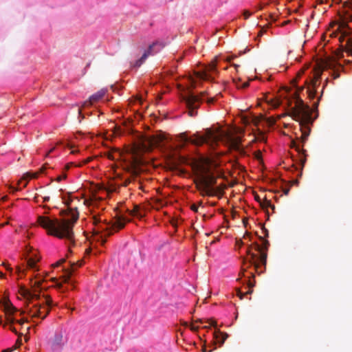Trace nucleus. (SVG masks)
<instances>
[{
    "mask_svg": "<svg viewBox=\"0 0 352 352\" xmlns=\"http://www.w3.org/2000/svg\"><path fill=\"white\" fill-rule=\"evenodd\" d=\"M43 199H44V201H48L50 200V197H45L43 198Z\"/></svg>",
    "mask_w": 352,
    "mask_h": 352,
    "instance_id": "nucleus-46",
    "label": "nucleus"
},
{
    "mask_svg": "<svg viewBox=\"0 0 352 352\" xmlns=\"http://www.w3.org/2000/svg\"><path fill=\"white\" fill-rule=\"evenodd\" d=\"M340 17L342 23L339 28H344L346 27V23L352 21V0H349V2L344 4Z\"/></svg>",
    "mask_w": 352,
    "mask_h": 352,
    "instance_id": "nucleus-13",
    "label": "nucleus"
},
{
    "mask_svg": "<svg viewBox=\"0 0 352 352\" xmlns=\"http://www.w3.org/2000/svg\"><path fill=\"white\" fill-rule=\"evenodd\" d=\"M262 230L265 232V236H268V231L266 228H263Z\"/></svg>",
    "mask_w": 352,
    "mask_h": 352,
    "instance_id": "nucleus-40",
    "label": "nucleus"
},
{
    "mask_svg": "<svg viewBox=\"0 0 352 352\" xmlns=\"http://www.w3.org/2000/svg\"><path fill=\"white\" fill-rule=\"evenodd\" d=\"M271 104L273 107L276 108V107H279V105L280 104V102L278 100H272Z\"/></svg>",
    "mask_w": 352,
    "mask_h": 352,
    "instance_id": "nucleus-28",
    "label": "nucleus"
},
{
    "mask_svg": "<svg viewBox=\"0 0 352 352\" xmlns=\"http://www.w3.org/2000/svg\"><path fill=\"white\" fill-rule=\"evenodd\" d=\"M254 245L255 250L259 252L261 254L258 256L254 253L251 252L250 248H248L247 253L250 256V265H254L256 272L261 273L263 271H259V268L261 265L264 266V268H265L267 263V253L262 251L261 247L258 244L255 243Z\"/></svg>",
    "mask_w": 352,
    "mask_h": 352,
    "instance_id": "nucleus-8",
    "label": "nucleus"
},
{
    "mask_svg": "<svg viewBox=\"0 0 352 352\" xmlns=\"http://www.w3.org/2000/svg\"><path fill=\"white\" fill-rule=\"evenodd\" d=\"M56 287H57L59 289L62 290L63 292V285L61 283H59L58 282L56 283Z\"/></svg>",
    "mask_w": 352,
    "mask_h": 352,
    "instance_id": "nucleus-35",
    "label": "nucleus"
},
{
    "mask_svg": "<svg viewBox=\"0 0 352 352\" xmlns=\"http://www.w3.org/2000/svg\"><path fill=\"white\" fill-rule=\"evenodd\" d=\"M270 208H272V210L273 211H274V210H275V206H274V205L272 204L271 207H270Z\"/></svg>",
    "mask_w": 352,
    "mask_h": 352,
    "instance_id": "nucleus-51",
    "label": "nucleus"
},
{
    "mask_svg": "<svg viewBox=\"0 0 352 352\" xmlns=\"http://www.w3.org/2000/svg\"><path fill=\"white\" fill-rule=\"evenodd\" d=\"M245 272V269H243V272H242L243 276H245V275H244Z\"/></svg>",
    "mask_w": 352,
    "mask_h": 352,
    "instance_id": "nucleus-61",
    "label": "nucleus"
},
{
    "mask_svg": "<svg viewBox=\"0 0 352 352\" xmlns=\"http://www.w3.org/2000/svg\"><path fill=\"white\" fill-rule=\"evenodd\" d=\"M233 58H234V57H233V56H231V57H230V58H227V61H228V62H230V61H231V60H232Z\"/></svg>",
    "mask_w": 352,
    "mask_h": 352,
    "instance_id": "nucleus-48",
    "label": "nucleus"
},
{
    "mask_svg": "<svg viewBox=\"0 0 352 352\" xmlns=\"http://www.w3.org/2000/svg\"><path fill=\"white\" fill-rule=\"evenodd\" d=\"M204 321L202 319H197L194 321V322L202 323Z\"/></svg>",
    "mask_w": 352,
    "mask_h": 352,
    "instance_id": "nucleus-41",
    "label": "nucleus"
},
{
    "mask_svg": "<svg viewBox=\"0 0 352 352\" xmlns=\"http://www.w3.org/2000/svg\"><path fill=\"white\" fill-rule=\"evenodd\" d=\"M31 284L32 289H27L24 286H21L19 288L20 294L29 302L33 299H39L40 296L37 294V289L40 287L41 281L32 280Z\"/></svg>",
    "mask_w": 352,
    "mask_h": 352,
    "instance_id": "nucleus-9",
    "label": "nucleus"
},
{
    "mask_svg": "<svg viewBox=\"0 0 352 352\" xmlns=\"http://www.w3.org/2000/svg\"><path fill=\"white\" fill-rule=\"evenodd\" d=\"M261 206L263 208L267 209L272 206L271 201L268 199H264L262 202H261Z\"/></svg>",
    "mask_w": 352,
    "mask_h": 352,
    "instance_id": "nucleus-24",
    "label": "nucleus"
},
{
    "mask_svg": "<svg viewBox=\"0 0 352 352\" xmlns=\"http://www.w3.org/2000/svg\"><path fill=\"white\" fill-rule=\"evenodd\" d=\"M327 83H328V79H327V80H325L324 86H326V85H327Z\"/></svg>",
    "mask_w": 352,
    "mask_h": 352,
    "instance_id": "nucleus-60",
    "label": "nucleus"
},
{
    "mask_svg": "<svg viewBox=\"0 0 352 352\" xmlns=\"http://www.w3.org/2000/svg\"><path fill=\"white\" fill-rule=\"evenodd\" d=\"M338 77H339V74H337L334 76V78H338Z\"/></svg>",
    "mask_w": 352,
    "mask_h": 352,
    "instance_id": "nucleus-59",
    "label": "nucleus"
},
{
    "mask_svg": "<svg viewBox=\"0 0 352 352\" xmlns=\"http://www.w3.org/2000/svg\"><path fill=\"white\" fill-rule=\"evenodd\" d=\"M63 201L68 206L66 211L67 219H58L57 218H51L47 216H38L37 218L38 223L45 230L47 234L54 236L59 239H67L69 244H74V234L73 227L78 219L79 213L77 208H71L72 199H65L63 198ZM70 250V245H69Z\"/></svg>",
    "mask_w": 352,
    "mask_h": 352,
    "instance_id": "nucleus-1",
    "label": "nucleus"
},
{
    "mask_svg": "<svg viewBox=\"0 0 352 352\" xmlns=\"http://www.w3.org/2000/svg\"><path fill=\"white\" fill-rule=\"evenodd\" d=\"M250 275H251V276H252V278H254V274H253L252 272H251V273H250Z\"/></svg>",
    "mask_w": 352,
    "mask_h": 352,
    "instance_id": "nucleus-62",
    "label": "nucleus"
},
{
    "mask_svg": "<svg viewBox=\"0 0 352 352\" xmlns=\"http://www.w3.org/2000/svg\"><path fill=\"white\" fill-rule=\"evenodd\" d=\"M288 115L300 122L302 134L300 138L298 140V142L301 144V147H302L307 140L311 131V129L308 126L309 124L312 122L309 107L305 104L301 98L297 97L295 102V106L292 109ZM292 146L295 148L298 153L303 155V157L300 158V163L302 166H303L306 162V151L301 148L300 144L296 141H292Z\"/></svg>",
    "mask_w": 352,
    "mask_h": 352,
    "instance_id": "nucleus-3",
    "label": "nucleus"
},
{
    "mask_svg": "<svg viewBox=\"0 0 352 352\" xmlns=\"http://www.w3.org/2000/svg\"><path fill=\"white\" fill-rule=\"evenodd\" d=\"M270 19L274 21H276V19L274 16L273 14H270Z\"/></svg>",
    "mask_w": 352,
    "mask_h": 352,
    "instance_id": "nucleus-43",
    "label": "nucleus"
},
{
    "mask_svg": "<svg viewBox=\"0 0 352 352\" xmlns=\"http://www.w3.org/2000/svg\"><path fill=\"white\" fill-rule=\"evenodd\" d=\"M265 32V28H263L258 34V37L261 36Z\"/></svg>",
    "mask_w": 352,
    "mask_h": 352,
    "instance_id": "nucleus-34",
    "label": "nucleus"
},
{
    "mask_svg": "<svg viewBox=\"0 0 352 352\" xmlns=\"http://www.w3.org/2000/svg\"><path fill=\"white\" fill-rule=\"evenodd\" d=\"M322 72L320 69L317 70L313 78L310 80V82H308L306 80V84L307 85V94L310 99H314L316 96V88L320 85V80L322 76Z\"/></svg>",
    "mask_w": 352,
    "mask_h": 352,
    "instance_id": "nucleus-10",
    "label": "nucleus"
},
{
    "mask_svg": "<svg viewBox=\"0 0 352 352\" xmlns=\"http://www.w3.org/2000/svg\"><path fill=\"white\" fill-rule=\"evenodd\" d=\"M191 209L195 212H197L198 206L196 205H192Z\"/></svg>",
    "mask_w": 352,
    "mask_h": 352,
    "instance_id": "nucleus-36",
    "label": "nucleus"
},
{
    "mask_svg": "<svg viewBox=\"0 0 352 352\" xmlns=\"http://www.w3.org/2000/svg\"><path fill=\"white\" fill-rule=\"evenodd\" d=\"M248 286L249 287V289L248 291H247L245 293H243L239 289H238L236 290V294H237V296L241 298L242 299L243 298V296L245 295V294H250L252 293L253 290H252V287L254 286V283H252L250 280H248Z\"/></svg>",
    "mask_w": 352,
    "mask_h": 352,
    "instance_id": "nucleus-23",
    "label": "nucleus"
},
{
    "mask_svg": "<svg viewBox=\"0 0 352 352\" xmlns=\"http://www.w3.org/2000/svg\"><path fill=\"white\" fill-rule=\"evenodd\" d=\"M0 277H4V274L1 272H0Z\"/></svg>",
    "mask_w": 352,
    "mask_h": 352,
    "instance_id": "nucleus-54",
    "label": "nucleus"
},
{
    "mask_svg": "<svg viewBox=\"0 0 352 352\" xmlns=\"http://www.w3.org/2000/svg\"><path fill=\"white\" fill-rule=\"evenodd\" d=\"M165 139L166 135L164 133L146 137L142 140V146L146 149H149L154 146H159Z\"/></svg>",
    "mask_w": 352,
    "mask_h": 352,
    "instance_id": "nucleus-11",
    "label": "nucleus"
},
{
    "mask_svg": "<svg viewBox=\"0 0 352 352\" xmlns=\"http://www.w3.org/2000/svg\"><path fill=\"white\" fill-rule=\"evenodd\" d=\"M203 352H211V351H207L206 347L203 349Z\"/></svg>",
    "mask_w": 352,
    "mask_h": 352,
    "instance_id": "nucleus-53",
    "label": "nucleus"
},
{
    "mask_svg": "<svg viewBox=\"0 0 352 352\" xmlns=\"http://www.w3.org/2000/svg\"><path fill=\"white\" fill-rule=\"evenodd\" d=\"M3 307L4 311L7 316V318H6L7 323L6 324H12L16 322H18L21 324L23 322L28 321L26 319H24V318L19 320H16L12 316V315H13L14 313L17 311V309L12 305V304L9 300H6L3 302Z\"/></svg>",
    "mask_w": 352,
    "mask_h": 352,
    "instance_id": "nucleus-12",
    "label": "nucleus"
},
{
    "mask_svg": "<svg viewBox=\"0 0 352 352\" xmlns=\"http://www.w3.org/2000/svg\"><path fill=\"white\" fill-rule=\"evenodd\" d=\"M179 139L184 144L190 143L196 146L208 144L211 146H214L218 142L221 141L230 148L241 154L245 153L241 147V138L233 136L228 131L222 130L219 127L206 129L204 134L197 133L190 137H188L186 133H181L179 135Z\"/></svg>",
    "mask_w": 352,
    "mask_h": 352,
    "instance_id": "nucleus-2",
    "label": "nucleus"
},
{
    "mask_svg": "<svg viewBox=\"0 0 352 352\" xmlns=\"http://www.w3.org/2000/svg\"><path fill=\"white\" fill-rule=\"evenodd\" d=\"M82 265V260L78 261L76 263H75V262L70 263V267L69 269H65L64 270H65V274L63 276V282L72 284V283L70 282V276H71L72 273L77 267H80Z\"/></svg>",
    "mask_w": 352,
    "mask_h": 352,
    "instance_id": "nucleus-17",
    "label": "nucleus"
},
{
    "mask_svg": "<svg viewBox=\"0 0 352 352\" xmlns=\"http://www.w3.org/2000/svg\"><path fill=\"white\" fill-rule=\"evenodd\" d=\"M10 329L12 330L15 333H17L16 329L14 328H13L12 326L10 327Z\"/></svg>",
    "mask_w": 352,
    "mask_h": 352,
    "instance_id": "nucleus-44",
    "label": "nucleus"
},
{
    "mask_svg": "<svg viewBox=\"0 0 352 352\" xmlns=\"http://www.w3.org/2000/svg\"><path fill=\"white\" fill-rule=\"evenodd\" d=\"M108 157H109V158L113 159V156H112V154H109Z\"/></svg>",
    "mask_w": 352,
    "mask_h": 352,
    "instance_id": "nucleus-55",
    "label": "nucleus"
},
{
    "mask_svg": "<svg viewBox=\"0 0 352 352\" xmlns=\"http://www.w3.org/2000/svg\"><path fill=\"white\" fill-rule=\"evenodd\" d=\"M52 300L50 297H47L43 303H36L32 307H27L28 314L32 318H37L41 320L45 319L50 311Z\"/></svg>",
    "mask_w": 352,
    "mask_h": 352,
    "instance_id": "nucleus-6",
    "label": "nucleus"
},
{
    "mask_svg": "<svg viewBox=\"0 0 352 352\" xmlns=\"http://www.w3.org/2000/svg\"><path fill=\"white\" fill-rule=\"evenodd\" d=\"M106 91L104 89H101L96 92V94L91 95L88 100H86L83 102L82 105V108H87L89 106H91L95 102L99 101L101 98L104 97L105 95Z\"/></svg>",
    "mask_w": 352,
    "mask_h": 352,
    "instance_id": "nucleus-16",
    "label": "nucleus"
},
{
    "mask_svg": "<svg viewBox=\"0 0 352 352\" xmlns=\"http://www.w3.org/2000/svg\"><path fill=\"white\" fill-rule=\"evenodd\" d=\"M89 161H90V160H89V159H88V160H87L85 161V163H87V162H89Z\"/></svg>",
    "mask_w": 352,
    "mask_h": 352,
    "instance_id": "nucleus-64",
    "label": "nucleus"
},
{
    "mask_svg": "<svg viewBox=\"0 0 352 352\" xmlns=\"http://www.w3.org/2000/svg\"><path fill=\"white\" fill-rule=\"evenodd\" d=\"M78 114H79V116H80V117H81L82 118H84V116H83V114H82V108H80V109H78Z\"/></svg>",
    "mask_w": 352,
    "mask_h": 352,
    "instance_id": "nucleus-37",
    "label": "nucleus"
},
{
    "mask_svg": "<svg viewBox=\"0 0 352 352\" xmlns=\"http://www.w3.org/2000/svg\"><path fill=\"white\" fill-rule=\"evenodd\" d=\"M69 168V164H67V165L65 166V169H66V170H68Z\"/></svg>",
    "mask_w": 352,
    "mask_h": 352,
    "instance_id": "nucleus-56",
    "label": "nucleus"
},
{
    "mask_svg": "<svg viewBox=\"0 0 352 352\" xmlns=\"http://www.w3.org/2000/svg\"><path fill=\"white\" fill-rule=\"evenodd\" d=\"M236 86L239 89H245L249 86V82H245L241 83L240 80H239V82H236Z\"/></svg>",
    "mask_w": 352,
    "mask_h": 352,
    "instance_id": "nucleus-25",
    "label": "nucleus"
},
{
    "mask_svg": "<svg viewBox=\"0 0 352 352\" xmlns=\"http://www.w3.org/2000/svg\"><path fill=\"white\" fill-rule=\"evenodd\" d=\"M346 40L345 51L352 56V36H349L346 32H343L339 37L340 42H343Z\"/></svg>",
    "mask_w": 352,
    "mask_h": 352,
    "instance_id": "nucleus-18",
    "label": "nucleus"
},
{
    "mask_svg": "<svg viewBox=\"0 0 352 352\" xmlns=\"http://www.w3.org/2000/svg\"><path fill=\"white\" fill-rule=\"evenodd\" d=\"M228 337V333H222L219 330H217L214 332V338L219 343L220 346L223 345Z\"/></svg>",
    "mask_w": 352,
    "mask_h": 352,
    "instance_id": "nucleus-20",
    "label": "nucleus"
},
{
    "mask_svg": "<svg viewBox=\"0 0 352 352\" xmlns=\"http://www.w3.org/2000/svg\"><path fill=\"white\" fill-rule=\"evenodd\" d=\"M10 329L12 330L15 333H17L16 329L14 328H13L12 326L10 327Z\"/></svg>",
    "mask_w": 352,
    "mask_h": 352,
    "instance_id": "nucleus-45",
    "label": "nucleus"
},
{
    "mask_svg": "<svg viewBox=\"0 0 352 352\" xmlns=\"http://www.w3.org/2000/svg\"><path fill=\"white\" fill-rule=\"evenodd\" d=\"M252 14L248 10H244L243 12V16L245 19H248Z\"/></svg>",
    "mask_w": 352,
    "mask_h": 352,
    "instance_id": "nucleus-29",
    "label": "nucleus"
},
{
    "mask_svg": "<svg viewBox=\"0 0 352 352\" xmlns=\"http://www.w3.org/2000/svg\"><path fill=\"white\" fill-rule=\"evenodd\" d=\"M217 58H215L206 67L205 70L199 74V76L204 80H213L212 74L217 73Z\"/></svg>",
    "mask_w": 352,
    "mask_h": 352,
    "instance_id": "nucleus-15",
    "label": "nucleus"
},
{
    "mask_svg": "<svg viewBox=\"0 0 352 352\" xmlns=\"http://www.w3.org/2000/svg\"><path fill=\"white\" fill-rule=\"evenodd\" d=\"M283 190V192L285 195H287L289 194V188H285Z\"/></svg>",
    "mask_w": 352,
    "mask_h": 352,
    "instance_id": "nucleus-38",
    "label": "nucleus"
},
{
    "mask_svg": "<svg viewBox=\"0 0 352 352\" xmlns=\"http://www.w3.org/2000/svg\"><path fill=\"white\" fill-rule=\"evenodd\" d=\"M67 177V175L66 173H62L60 175H58L56 179V181L58 182H60V181L66 179Z\"/></svg>",
    "mask_w": 352,
    "mask_h": 352,
    "instance_id": "nucleus-27",
    "label": "nucleus"
},
{
    "mask_svg": "<svg viewBox=\"0 0 352 352\" xmlns=\"http://www.w3.org/2000/svg\"><path fill=\"white\" fill-rule=\"evenodd\" d=\"M195 183L203 196L212 197L221 193L222 189L220 187H214L217 183V177L207 164H201L199 166Z\"/></svg>",
    "mask_w": 352,
    "mask_h": 352,
    "instance_id": "nucleus-4",
    "label": "nucleus"
},
{
    "mask_svg": "<svg viewBox=\"0 0 352 352\" xmlns=\"http://www.w3.org/2000/svg\"><path fill=\"white\" fill-rule=\"evenodd\" d=\"M54 148H52L50 150V151L47 153V155H48L50 153H52L54 151Z\"/></svg>",
    "mask_w": 352,
    "mask_h": 352,
    "instance_id": "nucleus-52",
    "label": "nucleus"
},
{
    "mask_svg": "<svg viewBox=\"0 0 352 352\" xmlns=\"http://www.w3.org/2000/svg\"><path fill=\"white\" fill-rule=\"evenodd\" d=\"M262 9H263V6L260 5V6H258V10H262Z\"/></svg>",
    "mask_w": 352,
    "mask_h": 352,
    "instance_id": "nucleus-58",
    "label": "nucleus"
},
{
    "mask_svg": "<svg viewBox=\"0 0 352 352\" xmlns=\"http://www.w3.org/2000/svg\"><path fill=\"white\" fill-rule=\"evenodd\" d=\"M208 322H209L210 325L214 327L217 326V322L212 319L208 320Z\"/></svg>",
    "mask_w": 352,
    "mask_h": 352,
    "instance_id": "nucleus-32",
    "label": "nucleus"
},
{
    "mask_svg": "<svg viewBox=\"0 0 352 352\" xmlns=\"http://www.w3.org/2000/svg\"><path fill=\"white\" fill-rule=\"evenodd\" d=\"M270 245L269 241L267 240H263V248L267 250L268 246Z\"/></svg>",
    "mask_w": 352,
    "mask_h": 352,
    "instance_id": "nucleus-33",
    "label": "nucleus"
},
{
    "mask_svg": "<svg viewBox=\"0 0 352 352\" xmlns=\"http://www.w3.org/2000/svg\"><path fill=\"white\" fill-rule=\"evenodd\" d=\"M129 182H130V181H127V182H125V186H127V184H128V183H129Z\"/></svg>",
    "mask_w": 352,
    "mask_h": 352,
    "instance_id": "nucleus-63",
    "label": "nucleus"
},
{
    "mask_svg": "<svg viewBox=\"0 0 352 352\" xmlns=\"http://www.w3.org/2000/svg\"><path fill=\"white\" fill-rule=\"evenodd\" d=\"M40 258L36 255H33L27 260V265L29 268L34 270L36 268V263L39 261Z\"/></svg>",
    "mask_w": 352,
    "mask_h": 352,
    "instance_id": "nucleus-22",
    "label": "nucleus"
},
{
    "mask_svg": "<svg viewBox=\"0 0 352 352\" xmlns=\"http://www.w3.org/2000/svg\"><path fill=\"white\" fill-rule=\"evenodd\" d=\"M23 272V271L21 269V267H18L17 268V273L19 274V275L21 274V273Z\"/></svg>",
    "mask_w": 352,
    "mask_h": 352,
    "instance_id": "nucleus-39",
    "label": "nucleus"
},
{
    "mask_svg": "<svg viewBox=\"0 0 352 352\" xmlns=\"http://www.w3.org/2000/svg\"><path fill=\"white\" fill-rule=\"evenodd\" d=\"M157 45H159V43L157 42L150 45L147 50L144 52L141 58L137 60L133 64H131V65L134 67H140L142 64L144 63L148 56L153 55L159 52L160 49L157 50H155V47Z\"/></svg>",
    "mask_w": 352,
    "mask_h": 352,
    "instance_id": "nucleus-14",
    "label": "nucleus"
},
{
    "mask_svg": "<svg viewBox=\"0 0 352 352\" xmlns=\"http://www.w3.org/2000/svg\"><path fill=\"white\" fill-rule=\"evenodd\" d=\"M233 66L235 67V68H237L239 65H236V64H233Z\"/></svg>",
    "mask_w": 352,
    "mask_h": 352,
    "instance_id": "nucleus-57",
    "label": "nucleus"
},
{
    "mask_svg": "<svg viewBox=\"0 0 352 352\" xmlns=\"http://www.w3.org/2000/svg\"><path fill=\"white\" fill-rule=\"evenodd\" d=\"M318 105V101L316 102L314 104V107L315 108H317Z\"/></svg>",
    "mask_w": 352,
    "mask_h": 352,
    "instance_id": "nucleus-47",
    "label": "nucleus"
},
{
    "mask_svg": "<svg viewBox=\"0 0 352 352\" xmlns=\"http://www.w3.org/2000/svg\"><path fill=\"white\" fill-rule=\"evenodd\" d=\"M65 261V258H62L60 259V261H58V262H56L54 265L55 267H58V266H60L62 263H63Z\"/></svg>",
    "mask_w": 352,
    "mask_h": 352,
    "instance_id": "nucleus-30",
    "label": "nucleus"
},
{
    "mask_svg": "<svg viewBox=\"0 0 352 352\" xmlns=\"http://www.w3.org/2000/svg\"><path fill=\"white\" fill-rule=\"evenodd\" d=\"M129 220L126 219V217L121 216L119 217L114 223L109 227L108 224H101V219L99 217L94 216L93 217V223L98 226V230H94V233L96 236H98L102 241V243L104 244L106 242V240L103 238L102 235H100L102 232H107V236H110L112 234V230H108L109 229H113L116 231H118L122 228H123L125 226L126 221Z\"/></svg>",
    "mask_w": 352,
    "mask_h": 352,
    "instance_id": "nucleus-5",
    "label": "nucleus"
},
{
    "mask_svg": "<svg viewBox=\"0 0 352 352\" xmlns=\"http://www.w3.org/2000/svg\"><path fill=\"white\" fill-rule=\"evenodd\" d=\"M206 94V91L201 92L200 95H195L192 93H190L184 97L183 100L185 102L188 114L190 117H195L198 115V109L202 102L203 97Z\"/></svg>",
    "mask_w": 352,
    "mask_h": 352,
    "instance_id": "nucleus-7",
    "label": "nucleus"
},
{
    "mask_svg": "<svg viewBox=\"0 0 352 352\" xmlns=\"http://www.w3.org/2000/svg\"><path fill=\"white\" fill-rule=\"evenodd\" d=\"M302 73H303V71H301V72H298L297 77L300 78Z\"/></svg>",
    "mask_w": 352,
    "mask_h": 352,
    "instance_id": "nucleus-49",
    "label": "nucleus"
},
{
    "mask_svg": "<svg viewBox=\"0 0 352 352\" xmlns=\"http://www.w3.org/2000/svg\"><path fill=\"white\" fill-rule=\"evenodd\" d=\"M220 96V94H218L215 97H212V98H210L207 100V103L208 104H213L217 100V97Z\"/></svg>",
    "mask_w": 352,
    "mask_h": 352,
    "instance_id": "nucleus-26",
    "label": "nucleus"
},
{
    "mask_svg": "<svg viewBox=\"0 0 352 352\" xmlns=\"http://www.w3.org/2000/svg\"><path fill=\"white\" fill-rule=\"evenodd\" d=\"M128 212L130 215L137 217L138 218H142L145 214V212H143L141 208L138 205H135L133 210H128Z\"/></svg>",
    "mask_w": 352,
    "mask_h": 352,
    "instance_id": "nucleus-21",
    "label": "nucleus"
},
{
    "mask_svg": "<svg viewBox=\"0 0 352 352\" xmlns=\"http://www.w3.org/2000/svg\"><path fill=\"white\" fill-rule=\"evenodd\" d=\"M65 342L62 333H56L52 342V347L54 349H60L63 346Z\"/></svg>",
    "mask_w": 352,
    "mask_h": 352,
    "instance_id": "nucleus-19",
    "label": "nucleus"
},
{
    "mask_svg": "<svg viewBox=\"0 0 352 352\" xmlns=\"http://www.w3.org/2000/svg\"><path fill=\"white\" fill-rule=\"evenodd\" d=\"M46 168V166H44L41 169V173H43L44 172V170Z\"/></svg>",
    "mask_w": 352,
    "mask_h": 352,
    "instance_id": "nucleus-50",
    "label": "nucleus"
},
{
    "mask_svg": "<svg viewBox=\"0 0 352 352\" xmlns=\"http://www.w3.org/2000/svg\"><path fill=\"white\" fill-rule=\"evenodd\" d=\"M190 329L192 331H197L198 329H199V327L198 326H195V324H192L190 326Z\"/></svg>",
    "mask_w": 352,
    "mask_h": 352,
    "instance_id": "nucleus-31",
    "label": "nucleus"
},
{
    "mask_svg": "<svg viewBox=\"0 0 352 352\" xmlns=\"http://www.w3.org/2000/svg\"><path fill=\"white\" fill-rule=\"evenodd\" d=\"M289 22H290V21H284V22L281 24V25H282V26H285V25L288 24Z\"/></svg>",
    "mask_w": 352,
    "mask_h": 352,
    "instance_id": "nucleus-42",
    "label": "nucleus"
}]
</instances>
